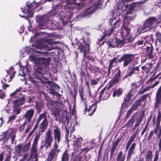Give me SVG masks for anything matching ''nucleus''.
Instances as JSON below:
<instances>
[{
    "instance_id": "nucleus-55",
    "label": "nucleus",
    "mask_w": 161,
    "mask_h": 161,
    "mask_svg": "<svg viewBox=\"0 0 161 161\" xmlns=\"http://www.w3.org/2000/svg\"><path fill=\"white\" fill-rule=\"evenodd\" d=\"M148 94H147L144 95L142 96L141 98H140V100H139L140 101H143L144 100L147 98V97L148 96Z\"/></svg>"
},
{
    "instance_id": "nucleus-44",
    "label": "nucleus",
    "mask_w": 161,
    "mask_h": 161,
    "mask_svg": "<svg viewBox=\"0 0 161 161\" xmlns=\"http://www.w3.org/2000/svg\"><path fill=\"white\" fill-rule=\"evenodd\" d=\"M13 111L15 113V115H16V114H18L19 113L20 108L18 106L14 105Z\"/></svg>"
},
{
    "instance_id": "nucleus-37",
    "label": "nucleus",
    "mask_w": 161,
    "mask_h": 161,
    "mask_svg": "<svg viewBox=\"0 0 161 161\" xmlns=\"http://www.w3.org/2000/svg\"><path fill=\"white\" fill-rule=\"evenodd\" d=\"M8 133L11 136V138L12 140V143H13L15 137V133L14 131L12 130H9L8 131Z\"/></svg>"
},
{
    "instance_id": "nucleus-26",
    "label": "nucleus",
    "mask_w": 161,
    "mask_h": 161,
    "mask_svg": "<svg viewBox=\"0 0 161 161\" xmlns=\"http://www.w3.org/2000/svg\"><path fill=\"white\" fill-rule=\"evenodd\" d=\"M139 70L138 67L132 68L129 70V71L126 76H128L133 74H136L139 73Z\"/></svg>"
},
{
    "instance_id": "nucleus-35",
    "label": "nucleus",
    "mask_w": 161,
    "mask_h": 161,
    "mask_svg": "<svg viewBox=\"0 0 161 161\" xmlns=\"http://www.w3.org/2000/svg\"><path fill=\"white\" fill-rule=\"evenodd\" d=\"M155 100V108H157L161 105V97L156 96Z\"/></svg>"
},
{
    "instance_id": "nucleus-29",
    "label": "nucleus",
    "mask_w": 161,
    "mask_h": 161,
    "mask_svg": "<svg viewBox=\"0 0 161 161\" xmlns=\"http://www.w3.org/2000/svg\"><path fill=\"white\" fill-rule=\"evenodd\" d=\"M122 93V90L120 88L115 89L113 91V97L120 96Z\"/></svg>"
},
{
    "instance_id": "nucleus-62",
    "label": "nucleus",
    "mask_w": 161,
    "mask_h": 161,
    "mask_svg": "<svg viewBox=\"0 0 161 161\" xmlns=\"http://www.w3.org/2000/svg\"><path fill=\"white\" fill-rule=\"evenodd\" d=\"M0 90L1 91H0V98H3L5 96V94L3 92H2L1 90Z\"/></svg>"
},
{
    "instance_id": "nucleus-56",
    "label": "nucleus",
    "mask_w": 161,
    "mask_h": 161,
    "mask_svg": "<svg viewBox=\"0 0 161 161\" xmlns=\"http://www.w3.org/2000/svg\"><path fill=\"white\" fill-rule=\"evenodd\" d=\"M147 56L149 59L152 58L153 56V55L152 54V52L151 51L148 52Z\"/></svg>"
},
{
    "instance_id": "nucleus-38",
    "label": "nucleus",
    "mask_w": 161,
    "mask_h": 161,
    "mask_svg": "<svg viewBox=\"0 0 161 161\" xmlns=\"http://www.w3.org/2000/svg\"><path fill=\"white\" fill-rule=\"evenodd\" d=\"M126 7V6H125L124 3L122 1H121L117 7V8L118 9L124 11L125 10Z\"/></svg>"
},
{
    "instance_id": "nucleus-18",
    "label": "nucleus",
    "mask_w": 161,
    "mask_h": 161,
    "mask_svg": "<svg viewBox=\"0 0 161 161\" xmlns=\"http://www.w3.org/2000/svg\"><path fill=\"white\" fill-rule=\"evenodd\" d=\"M53 16V14H52L50 13H47L45 15H44L42 17V19H43L42 21L43 24L44 25L48 24V20L49 22H50Z\"/></svg>"
},
{
    "instance_id": "nucleus-31",
    "label": "nucleus",
    "mask_w": 161,
    "mask_h": 161,
    "mask_svg": "<svg viewBox=\"0 0 161 161\" xmlns=\"http://www.w3.org/2000/svg\"><path fill=\"white\" fill-rule=\"evenodd\" d=\"M152 151L151 150H148L145 155V158L146 161H151L152 160L153 155Z\"/></svg>"
},
{
    "instance_id": "nucleus-12",
    "label": "nucleus",
    "mask_w": 161,
    "mask_h": 161,
    "mask_svg": "<svg viewBox=\"0 0 161 161\" xmlns=\"http://www.w3.org/2000/svg\"><path fill=\"white\" fill-rule=\"evenodd\" d=\"M131 25L129 24H126L124 22V24L122 25L120 31L122 37L130 34V28Z\"/></svg>"
},
{
    "instance_id": "nucleus-33",
    "label": "nucleus",
    "mask_w": 161,
    "mask_h": 161,
    "mask_svg": "<svg viewBox=\"0 0 161 161\" xmlns=\"http://www.w3.org/2000/svg\"><path fill=\"white\" fill-rule=\"evenodd\" d=\"M116 59H117L116 58H114L112 60H110V64H109L108 69V75L110 74V70L113 67V65L114 63L116 62Z\"/></svg>"
},
{
    "instance_id": "nucleus-3",
    "label": "nucleus",
    "mask_w": 161,
    "mask_h": 161,
    "mask_svg": "<svg viewBox=\"0 0 161 161\" xmlns=\"http://www.w3.org/2000/svg\"><path fill=\"white\" fill-rule=\"evenodd\" d=\"M29 59L31 61L35 62V63L40 65L39 68L41 69L43 68H46L49 63L47 59L42 58H37L34 54L29 56Z\"/></svg>"
},
{
    "instance_id": "nucleus-41",
    "label": "nucleus",
    "mask_w": 161,
    "mask_h": 161,
    "mask_svg": "<svg viewBox=\"0 0 161 161\" xmlns=\"http://www.w3.org/2000/svg\"><path fill=\"white\" fill-rule=\"evenodd\" d=\"M161 119V113L159 112L156 119V125L158 126L159 125Z\"/></svg>"
},
{
    "instance_id": "nucleus-46",
    "label": "nucleus",
    "mask_w": 161,
    "mask_h": 161,
    "mask_svg": "<svg viewBox=\"0 0 161 161\" xmlns=\"http://www.w3.org/2000/svg\"><path fill=\"white\" fill-rule=\"evenodd\" d=\"M137 131H136L135 132V133L133 135H132L130 137V138L129 140L132 142L134 141L135 139V138L137 135Z\"/></svg>"
},
{
    "instance_id": "nucleus-11",
    "label": "nucleus",
    "mask_w": 161,
    "mask_h": 161,
    "mask_svg": "<svg viewBox=\"0 0 161 161\" xmlns=\"http://www.w3.org/2000/svg\"><path fill=\"white\" fill-rule=\"evenodd\" d=\"M142 104L141 101L139 100H136L132 105L131 108L128 111L126 114L125 118L127 119L129 118L131 114L135 110H136L138 107Z\"/></svg>"
},
{
    "instance_id": "nucleus-22",
    "label": "nucleus",
    "mask_w": 161,
    "mask_h": 161,
    "mask_svg": "<svg viewBox=\"0 0 161 161\" xmlns=\"http://www.w3.org/2000/svg\"><path fill=\"white\" fill-rule=\"evenodd\" d=\"M83 138L82 137L77 138L75 142L73 143V147L75 149L80 148L82 144Z\"/></svg>"
},
{
    "instance_id": "nucleus-64",
    "label": "nucleus",
    "mask_w": 161,
    "mask_h": 161,
    "mask_svg": "<svg viewBox=\"0 0 161 161\" xmlns=\"http://www.w3.org/2000/svg\"><path fill=\"white\" fill-rule=\"evenodd\" d=\"M3 153H2L0 154V161H3Z\"/></svg>"
},
{
    "instance_id": "nucleus-45",
    "label": "nucleus",
    "mask_w": 161,
    "mask_h": 161,
    "mask_svg": "<svg viewBox=\"0 0 161 161\" xmlns=\"http://www.w3.org/2000/svg\"><path fill=\"white\" fill-rule=\"evenodd\" d=\"M120 139L117 138L114 142L113 143L112 146L116 148L120 141Z\"/></svg>"
},
{
    "instance_id": "nucleus-15",
    "label": "nucleus",
    "mask_w": 161,
    "mask_h": 161,
    "mask_svg": "<svg viewBox=\"0 0 161 161\" xmlns=\"http://www.w3.org/2000/svg\"><path fill=\"white\" fill-rule=\"evenodd\" d=\"M53 134L55 140L54 144L59 143L61 139V133L60 130L58 127H56L53 130Z\"/></svg>"
},
{
    "instance_id": "nucleus-57",
    "label": "nucleus",
    "mask_w": 161,
    "mask_h": 161,
    "mask_svg": "<svg viewBox=\"0 0 161 161\" xmlns=\"http://www.w3.org/2000/svg\"><path fill=\"white\" fill-rule=\"evenodd\" d=\"M26 123H25V122L23 125H22L20 126L19 127V131H22L24 130L25 128V125Z\"/></svg>"
},
{
    "instance_id": "nucleus-1",
    "label": "nucleus",
    "mask_w": 161,
    "mask_h": 161,
    "mask_svg": "<svg viewBox=\"0 0 161 161\" xmlns=\"http://www.w3.org/2000/svg\"><path fill=\"white\" fill-rule=\"evenodd\" d=\"M110 23L111 27V29L105 31L104 36L102 37L101 39H103L106 36H109L114 31H117L118 30L117 28L119 26L120 20L118 17L113 15L110 19Z\"/></svg>"
},
{
    "instance_id": "nucleus-40",
    "label": "nucleus",
    "mask_w": 161,
    "mask_h": 161,
    "mask_svg": "<svg viewBox=\"0 0 161 161\" xmlns=\"http://www.w3.org/2000/svg\"><path fill=\"white\" fill-rule=\"evenodd\" d=\"M7 133L8 132L7 131H6L3 133V134L1 135V137L0 139V141H2L3 140H5V141H7L8 139V137L7 136Z\"/></svg>"
},
{
    "instance_id": "nucleus-28",
    "label": "nucleus",
    "mask_w": 161,
    "mask_h": 161,
    "mask_svg": "<svg viewBox=\"0 0 161 161\" xmlns=\"http://www.w3.org/2000/svg\"><path fill=\"white\" fill-rule=\"evenodd\" d=\"M69 154L66 150L63 153L61 158V161H69Z\"/></svg>"
},
{
    "instance_id": "nucleus-4",
    "label": "nucleus",
    "mask_w": 161,
    "mask_h": 161,
    "mask_svg": "<svg viewBox=\"0 0 161 161\" xmlns=\"http://www.w3.org/2000/svg\"><path fill=\"white\" fill-rule=\"evenodd\" d=\"M158 20L154 17H151L147 20L143 26L140 27L138 31L140 30L141 33H143L151 29L157 23Z\"/></svg>"
},
{
    "instance_id": "nucleus-7",
    "label": "nucleus",
    "mask_w": 161,
    "mask_h": 161,
    "mask_svg": "<svg viewBox=\"0 0 161 161\" xmlns=\"http://www.w3.org/2000/svg\"><path fill=\"white\" fill-rule=\"evenodd\" d=\"M53 140L52 133L50 129H48L46 132L43 143H45V147L46 149L51 146Z\"/></svg>"
},
{
    "instance_id": "nucleus-53",
    "label": "nucleus",
    "mask_w": 161,
    "mask_h": 161,
    "mask_svg": "<svg viewBox=\"0 0 161 161\" xmlns=\"http://www.w3.org/2000/svg\"><path fill=\"white\" fill-rule=\"evenodd\" d=\"M67 133L65 135V138L66 139V140L67 141V144L69 145V140L68 139V136H69V130H67Z\"/></svg>"
},
{
    "instance_id": "nucleus-59",
    "label": "nucleus",
    "mask_w": 161,
    "mask_h": 161,
    "mask_svg": "<svg viewBox=\"0 0 161 161\" xmlns=\"http://www.w3.org/2000/svg\"><path fill=\"white\" fill-rule=\"evenodd\" d=\"M106 88H104L100 92V97H102L104 93V91L106 90Z\"/></svg>"
},
{
    "instance_id": "nucleus-47",
    "label": "nucleus",
    "mask_w": 161,
    "mask_h": 161,
    "mask_svg": "<svg viewBox=\"0 0 161 161\" xmlns=\"http://www.w3.org/2000/svg\"><path fill=\"white\" fill-rule=\"evenodd\" d=\"M156 96L161 97V86L157 90Z\"/></svg>"
},
{
    "instance_id": "nucleus-39",
    "label": "nucleus",
    "mask_w": 161,
    "mask_h": 161,
    "mask_svg": "<svg viewBox=\"0 0 161 161\" xmlns=\"http://www.w3.org/2000/svg\"><path fill=\"white\" fill-rule=\"evenodd\" d=\"M46 114V113L45 112L40 115L39 117L37 119V123H39L42 119H44V120L47 119Z\"/></svg>"
},
{
    "instance_id": "nucleus-43",
    "label": "nucleus",
    "mask_w": 161,
    "mask_h": 161,
    "mask_svg": "<svg viewBox=\"0 0 161 161\" xmlns=\"http://www.w3.org/2000/svg\"><path fill=\"white\" fill-rule=\"evenodd\" d=\"M150 88H151V87L149 86H148L146 87L144 89H141L138 92V94H142L144 93L145 92L148 90Z\"/></svg>"
},
{
    "instance_id": "nucleus-50",
    "label": "nucleus",
    "mask_w": 161,
    "mask_h": 161,
    "mask_svg": "<svg viewBox=\"0 0 161 161\" xmlns=\"http://www.w3.org/2000/svg\"><path fill=\"white\" fill-rule=\"evenodd\" d=\"M133 153V151L129 150L128 151V154L127 157V159H130L132 154Z\"/></svg>"
},
{
    "instance_id": "nucleus-60",
    "label": "nucleus",
    "mask_w": 161,
    "mask_h": 161,
    "mask_svg": "<svg viewBox=\"0 0 161 161\" xmlns=\"http://www.w3.org/2000/svg\"><path fill=\"white\" fill-rule=\"evenodd\" d=\"M152 45H151V47H146V50L148 52L152 51Z\"/></svg>"
},
{
    "instance_id": "nucleus-34",
    "label": "nucleus",
    "mask_w": 161,
    "mask_h": 161,
    "mask_svg": "<svg viewBox=\"0 0 161 161\" xmlns=\"http://www.w3.org/2000/svg\"><path fill=\"white\" fill-rule=\"evenodd\" d=\"M41 135V133L39 132L36 135L34 140V142L33 144V145H37L38 142V140L39 139Z\"/></svg>"
},
{
    "instance_id": "nucleus-48",
    "label": "nucleus",
    "mask_w": 161,
    "mask_h": 161,
    "mask_svg": "<svg viewBox=\"0 0 161 161\" xmlns=\"http://www.w3.org/2000/svg\"><path fill=\"white\" fill-rule=\"evenodd\" d=\"M37 146L32 145L31 151L33 153L36 154L37 152Z\"/></svg>"
},
{
    "instance_id": "nucleus-36",
    "label": "nucleus",
    "mask_w": 161,
    "mask_h": 161,
    "mask_svg": "<svg viewBox=\"0 0 161 161\" xmlns=\"http://www.w3.org/2000/svg\"><path fill=\"white\" fill-rule=\"evenodd\" d=\"M156 42L161 43V33L159 31H158L156 33Z\"/></svg>"
},
{
    "instance_id": "nucleus-32",
    "label": "nucleus",
    "mask_w": 161,
    "mask_h": 161,
    "mask_svg": "<svg viewBox=\"0 0 161 161\" xmlns=\"http://www.w3.org/2000/svg\"><path fill=\"white\" fill-rule=\"evenodd\" d=\"M125 158V156L123 155L122 152L120 151L117 156V161H124Z\"/></svg>"
},
{
    "instance_id": "nucleus-16",
    "label": "nucleus",
    "mask_w": 161,
    "mask_h": 161,
    "mask_svg": "<svg viewBox=\"0 0 161 161\" xmlns=\"http://www.w3.org/2000/svg\"><path fill=\"white\" fill-rule=\"evenodd\" d=\"M58 144H54V145L53 146V148L51 152L49 153L48 158L50 160H52L54 158L55 156H57L59 151V149H58Z\"/></svg>"
},
{
    "instance_id": "nucleus-58",
    "label": "nucleus",
    "mask_w": 161,
    "mask_h": 161,
    "mask_svg": "<svg viewBox=\"0 0 161 161\" xmlns=\"http://www.w3.org/2000/svg\"><path fill=\"white\" fill-rule=\"evenodd\" d=\"M136 145V144L135 143H133L131 145V146L129 150H134L135 147Z\"/></svg>"
},
{
    "instance_id": "nucleus-54",
    "label": "nucleus",
    "mask_w": 161,
    "mask_h": 161,
    "mask_svg": "<svg viewBox=\"0 0 161 161\" xmlns=\"http://www.w3.org/2000/svg\"><path fill=\"white\" fill-rule=\"evenodd\" d=\"M158 151H156L155 156L153 161H157L158 158Z\"/></svg>"
},
{
    "instance_id": "nucleus-20",
    "label": "nucleus",
    "mask_w": 161,
    "mask_h": 161,
    "mask_svg": "<svg viewBox=\"0 0 161 161\" xmlns=\"http://www.w3.org/2000/svg\"><path fill=\"white\" fill-rule=\"evenodd\" d=\"M120 71L119 70L110 82V85H113L118 83L120 80Z\"/></svg>"
},
{
    "instance_id": "nucleus-52",
    "label": "nucleus",
    "mask_w": 161,
    "mask_h": 161,
    "mask_svg": "<svg viewBox=\"0 0 161 161\" xmlns=\"http://www.w3.org/2000/svg\"><path fill=\"white\" fill-rule=\"evenodd\" d=\"M16 116L15 115H13L9 117L8 118V122H12L16 118Z\"/></svg>"
},
{
    "instance_id": "nucleus-10",
    "label": "nucleus",
    "mask_w": 161,
    "mask_h": 161,
    "mask_svg": "<svg viewBox=\"0 0 161 161\" xmlns=\"http://www.w3.org/2000/svg\"><path fill=\"white\" fill-rule=\"evenodd\" d=\"M96 10V8L91 6L86 9V11L82 12L78 16L79 19L82 18L86 17L88 18L93 14L95 11Z\"/></svg>"
},
{
    "instance_id": "nucleus-30",
    "label": "nucleus",
    "mask_w": 161,
    "mask_h": 161,
    "mask_svg": "<svg viewBox=\"0 0 161 161\" xmlns=\"http://www.w3.org/2000/svg\"><path fill=\"white\" fill-rule=\"evenodd\" d=\"M140 87L139 83H132L131 84V88L132 90L130 91H132V93H133V95L135 94V92H136V89L137 88H139Z\"/></svg>"
},
{
    "instance_id": "nucleus-24",
    "label": "nucleus",
    "mask_w": 161,
    "mask_h": 161,
    "mask_svg": "<svg viewBox=\"0 0 161 161\" xmlns=\"http://www.w3.org/2000/svg\"><path fill=\"white\" fill-rule=\"evenodd\" d=\"M122 38L123 39V40H122V45L124 44L130 42L134 39V38L132 37L130 34H128L124 36V37H122Z\"/></svg>"
},
{
    "instance_id": "nucleus-21",
    "label": "nucleus",
    "mask_w": 161,
    "mask_h": 161,
    "mask_svg": "<svg viewBox=\"0 0 161 161\" xmlns=\"http://www.w3.org/2000/svg\"><path fill=\"white\" fill-rule=\"evenodd\" d=\"M80 49V51L81 53H84V56L86 57V54L87 52H88L90 50V47L89 44L86 45V46H84L83 45H80L79 47Z\"/></svg>"
},
{
    "instance_id": "nucleus-25",
    "label": "nucleus",
    "mask_w": 161,
    "mask_h": 161,
    "mask_svg": "<svg viewBox=\"0 0 161 161\" xmlns=\"http://www.w3.org/2000/svg\"><path fill=\"white\" fill-rule=\"evenodd\" d=\"M48 123L47 119L43 120L41 123L39 127V130L42 132H43L45 129L47 128Z\"/></svg>"
},
{
    "instance_id": "nucleus-23",
    "label": "nucleus",
    "mask_w": 161,
    "mask_h": 161,
    "mask_svg": "<svg viewBox=\"0 0 161 161\" xmlns=\"http://www.w3.org/2000/svg\"><path fill=\"white\" fill-rule=\"evenodd\" d=\"M133 95V93H132V91H130L128 95L125 97L123 103V104H124L126 106L130 104L131 97Z\"/></svg>"
},
{
    "instance_id": "nucleus-42",
    "label": "nucleus",
    "mask_w": 161,
    "mask_h": 161,
    "mask_svg": "<svg viewBox=\"0 0 161 161\" xmlns=\"http://www.w3.org/2000/svg\"><path fill=\"white\" fill-rule=\"evenodd\" d=\"M79 93L81 100H82L84 103H85L86 99L83 97V90L82 89L79 90Z\"/></svg>"
},
{
    "instance_id": "nucleus-13",
    "label": "nucleus",
    "mask_w": 161,
    "mask_h": 161,
    "mask_svg": "<svg viewBox=\"0 0 161 161\" xmlns=\"http://www.w3.org/2000/svg\"><path fill=\"white\" fill-rule=\"evenodd\" d=\"M107 43L108 46L113 47H118L119 45L121 46L122 45V40L117 38L110 40Z\"/></svg>"
},
{
    "instance_id": "nucleus-51",
    "label": "nucleus",
    "mask_w": 161,
    "mask_h": 161,
    "mask_svg": "<svg viewBox=\"0 0 161 161\" xmlns=\"http://www.w3.org/2000/svg\"><path fill=\"white\" fill-rule=\"evenodd\" d=\"M33 97L32 96L27 97L26 98V101L28 103H31L33 101Z\"/></svg>"
},
{
    "instance_id": "nucleus-17",
    "label": "nucleus",
    "mask_w": 161,
    "mask_h": 161,
    "mask_svg": "<svg viewBox=\"0 0 161 161\" xmlns=\"http://www.w3.org/2000/svg\"><path fill=\"white\" fill-rule=\"evenodd\" d=\"M87 106L86 107L85 114L86 115H92L95 112L96 109V104L93 103L91 106L90 105L88 108Z\"/></svg>"
},
{
    "instance_id": "nucleus-9",
    "label": "nucleus",
    "mask_w": 161,
    "mask_h": 161,
    "mask_svg": "<svg viewBox=\"0 0 161 161\" xmlns=\"http://www.w3.org/2000/svg\"><path fill=\"white\" fill-rule=\"evenodd\" d=\"M134 57V55L130 54H125L119 59V62H120L124 61L123 65L127 66L131 62H132Z\"/></svg>"
},
{
    "instance_id": "nucleus-8",
    "label": "nucleus",
    "mask_w": 161,
    "mask_h": 161,
    "mask_svg": "<svg viewBox=\"0 0 161 161\" xmlns=\"http://www.w3.org/2000/svg\"><path fill=\"white\" fill-rule=\"evenodd\" d=\"M53 42H50L45 40L36 45L35 48L38 49L44 48L47 50H51L54 49L53 45Z\"/></svg>"
},
{
    "instance_id": "nucleus-61",
    "label": "nucleus",
    "mask_w": 161,
    "mask_h": 161,
    "mask_svg": "<svg viewBox=\"0 0 161 161\" xmlns=\"http://www.w3.org/2000/svg\"><path fill=\"white\" fill-rule=\"evenodd\" d=\"M159 80H158L157 81H156L151 87V88H153L154 87H155V86H157V85H158V84L159 83Z\"/></svg>"
},
{
    "instance_id": "nucleus-6",
    "label": "nucleus",
    "mask_w": 161,
    "mask_h": 161,
    "mask_svg": "<svg viewBox=\"0 0 161 161\" xmlns=\"http://www.w3.org/2000/svg\"><path fill=\"white\" fill-rule=\"evenodd\" d=\"M21 88L19 87L13 93L10 94L11 97H15L18 99L14 101V105L18 106L19 105L23 104L25 101V97L24 95H23L19 93V96H18V93H19L21 90Z\"/></svg>"
},
{
    "instance_id": "nucleus-19",
    "label": "nucleus",
    "mask_w": 161,
    "mask_h": 161,
    "mask_svg": "<svg viewBox=\"0 0 161 161\" xmlns=\"http://www.w3.org/2000/svg\"><path fill=\"white\" fill-rule=\"evenodd\" d=\"M34 113V111L32 109L27 110L23 117L25 119V123L30 121L32 118Z\"/></svg>"
},
{
    "instance_id": "nucleus-63",
    "label": "nucleus",
    "mask_w": 161,
    "mask_h": 161,
    "mask_svg": "<svg viewBox=\"0 0 161 161\" xmlns=\"http://www.w3.org/2000/svg\"><path fill=\"white\" fill-rule=\"evenodd\" d=\"M158 126L156 125L154 131V133L156 134H157L158 131Z\"/></svg>"
},
{
    "instance_id": "nucleus-27",
    "label": "nucleus",
    "mask_w": 161,
    "mask_h": 161,
    "mask_svg": "<svg viewBox=\"0 0 161 161\" xmlns=\"http://www.w3.org/2000/svg\"><path fill=\"white\" fill-rule=\"evenodd\" d=\"M146 43L145 39L144 38L139 39L136 43V45L141 47H143L145 46Z\"/></svg>"
},
{
    "instance_id": "nucleus-14",
    "label": "nucleus",
    "mask_w": 161,
    "mask_h": 161,
    "mask_svg": "<svg viewBox=\"0 0 161 161\" xmlns=\"http://www.w3.org/2000/svg\"><path fill=\"white\" fill-rule=\"evenodd\" d=\"M65 1L67 2V3L64 6V8L65 10H67V11H68L69 10H71L72 8V4L77 5L79 6L82 5V3H76V0H65Z\"/></svg>"
},
{
    "instance_id": "nucleus-49",
    "label": "nucleus",
    "mask_w": 161,
    "mask_h": 161,
    "mask_svg": "<svg viewBox=\"0 0 161 161\" xmlns=\"http://www.w3.org/2000/svg\"><path fill=\"white\" fill-rule=\"evenodd\" d=\"M99 80L97 79L96 80H91L90 81V82L92 85H95L97 84Z\"/></svg>"
},
{
    "instance_id": "nucleus-5",
    "label": "nucleus",
    "mask_w": 161,
    "mask_h": 161,
    "mask_svg": "<svg viewBox=\"0 0 161 161\" xmlns=\"http://www.w3.org/2000/svg\"><path fill=\"white\" fill-rule=\"evenodd\" d=\"M34 6H36V3L33 2L29 5L27 3V5L24 8V9L20 8V9L24 14L23 16L20 15V16L21 17H25L27 19L29 17H31L33 14V12L32 10L35 8V7L33 8Z\"/></svg>"
},
{
    "instance_id": "nucleus-2",
    "label": "nucleus",
    "mask_w": 161,
    "mask_h": 161,
    "mask_svg": "<svg viewBox=\"0 0 161 161\" xmlns=\"http://www.w3.org/2000/svg\"><path fill=\"white\" fill-rule=\"evenodd\" d=\"M143 115L144 114L138 115V112L134 113L125 124V126L127 128L132 127L136 120V122L133 127V130H135L142 122L143 119Z\"/></svg>"
}]
</instances>
